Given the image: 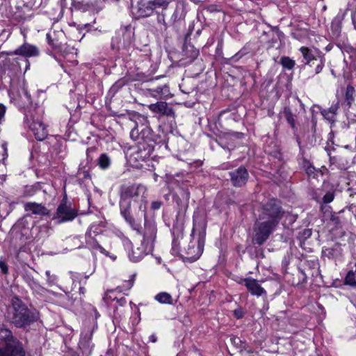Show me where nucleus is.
<instances>
[{
	"label": "nucleus",
	"instance_id": "obj_1",
	"mask_svg": "<svg viewBox=\"0 0 356 356\" xmlns=\"http://www.w3.org/2000/svg\"><path fill=\"white\" fill-rule=\"evenodd\" d=\"M147 187L142 184H123L119 189L120 214L136 229V218H145L147 209Z\"/></svg>",
	"mask_w": 356,
	"mask_h": 356
},
{
	"label": "nucleus",
	"instance_id": "obj_2",
	"mask_svg": "<svg viewBox=\"0 0 356 356\" xmlns=\"http://www.w3.org/2000/svg\"><path fill=\"white\" fill-rule=\"evenodd\" d=\"M258 219L254 225L252 243L261 245L269 238L284 216L280 202L275 198L268 200L258 210Z\"/></svg>",
	"mask_w": 356,
	"mask_h": 356
},
{
	"label": "nucleus",
	"instance_id": "obj_3",
	"mask_svg": "<svg viewBox=\"0 0 356 356\" xmlns=\"http://www.w3.org/2000/svg\"><path fill=\"white\" fill-rule=\"evenodd\" d=\"M129 119L134 123L130 132L131 138L137 142L136 154L138 159L145 160L149 157L154 149L156 136L149 126L147 118L134 112L128 113Z\"/></svg>",
	"mask_w": 356,
	"mask_h": 356
},
{
	"label": "nucleus",
	"instance_id": "obj_4",
	"mask_svg": "<svg viewBox=\"0 0 356 356\" xmlns=\"http://www.w3.org/2000/svg\"><path fill=\"white\" fill-rule=\"evenodd\" d=\"M6 318L17 327L26 328L39 319V314L36 310L29 309L22 300L15 296L8 308Z\"/></svg>",
	"mask_w": 356,
	"mask_h": 356
},
{
	"label": "nucleus",
	"instance_id": "obj_5",
	"mask_svg": "<svg viewBox=\"0 0 356 356\" xmlns=\"http://www.w3.org/2000/svg\"><path fill=\"white\" fill-rule=\"evenodd\" d=\"M207 223L203 218H193V226L190 241L186 252L188 257L193 261H196L203 252L206 236Z\"/></svg>",
	"mask_w": 356,
	"mask_h": 356
},
{
	"label": "nucleus",
	"instance_id": "obj_6",
	"mask_svg": "<svg viewBox=\"0 0 356 356\" xmlns=\"http://www.w3.org/2000/svg\"><path fill=\"white\" fill-rule=\"evenodd\" d=\"M78 216V210L72 207V203L67 200L65 194L58 204L55 213L52 217L53 220H56L58 224L71 222Z\"/></svg>",
	"mask_w": 356,
	"mask_h": 356
},
{
	"label": "nucleus",
	"instance_id": "obj_7",
	"mask_svg": "<svg viewBox=\"0 0 356 356\" xmlns=\"http://www.w3.org/2000/svg\"><path fill=\"white\" fill-rule=\"evenodd\" d=\"M229 176L232 185L236 188L244 186L250 177L248 170L243 165L231 170Z\"/></svg>",
	"mask_w": 356,
	"mask_h": 356
},
{
	"label": "nucleus",
	"instance_id": "obj_8",
	"mask_svg": "<svg viewBox=\"0 0 356 356\" xmlns=\"http://www.w3.org/2000/svg\"><path fill=\"white\" fill-rule=\"evenodd\" d=\"M25 122L29 124L37 140L42 141L47 137L48 131L46 126L41 120L32 117L29 118L28 115L26 114Z\"/></svg>",
	"mask_w": 356,
	"mask_h": 356
},
{
	"label": "nucleus",
	"instance_id": "obj_9",
	"mask_svg": "<svg viewBox=\"0 0 356 356\" xmlns=\"http://www.w3.org/2000/svg\"><path fill=\"white\" fill-rule=\"evenodd\" d=\"M238 283L243 284L252 296L259 297L267 295L266 290L259 284L257 280L246 277L241 279Z\"/></svg>",
	"mask_w": 356,
	"mask_h": 356
},
{
	"label": "nucleus",
	"instance_id": "obj_10",
	"mask_svg": "<svg viewBox=\"0 0 356 356\" xmlns=\"http://www.w3.org/2000/svg\"><path fill=\"white\" fill-rule=\"evenodd\" d=\"M153 249L154 246H152V245L142 241L140 246L132 249L131 252L129 254V257L132 261L138 262L145 255L151 253Z\"/></svg>",
	"mask_w": 356,
	"mask_h": 356
},
{
	"label": "nucleus",
	"instance_id": "obj_11",
	"mask_svg": "<svg viewBox=\"0 0 356 356\" xmlns=\"http://www.w3.org/2000/svg\"><path fill=\"white\" fill-rule=\"evenodd\" d=\"M24 209L29 215H35L40 216H49L51 211L44 204L35 202H29L24 204Z\"/></svg>",
	"mask_w": 356,
	"mask_h": 356
},
{
	"label": "nucleus",
	"instance_id": "obj_12",
	"mask_svg": "<svg viewBox=\"0 0 356 356\" xmlns=\"http://www.w3.org/2000/svg\"><path fill=\"white\" fill-rule=\"evenodd\" d=\"M145 218L144 229L143 232V241L147 243H150L154 246V243L156 237V225L154 220H147L146 216Z\"/></svg>",
	"mask_w": 356,
	"mask_h": 356
},
{
	"label": "nucleus",
	"instance_id": "obj_13",
	"mask_svg": "<svg viewBox=\"0 0 356 356\" xmlns=\"http://www.w3.org/2000/svg\"><path fill=\"white\" fill-rule=\"evenodd\" d=\"M148 108L156 114L173 118L175 117L172 108L169 106L165 102H157L155 104H151L148 106Z\"/></svg>",
	"mask_w": 356,
	"mask_h": 356
},
{
	"label": "nucleus",
	"instance_id": "obj_14",
	"mask_svg": "<svg viewBox=\"0 0 356 356\" xmlns=\"http://www.w3.org/2000/svg\"><path fill=\"white\" fill-rule=\"evenodd\" d=\"M11 55H19L24 57H36L40 54L39 49L33 44L24 43L22 45L16 49Z\"/></svg>",
	"mask_w": 356,
	"mask_h": 356
},
{
	"label": "nucleus",
	"instance_id": "obj_15",
	"mask_svg": "<svg viewBox=\"0 0 356 356\" xmlns=\"http://www.w3.org/2000/svg\"><path fill=\"white\" fill-rule=\"evenodd\" d=\"M243 137V134L241 132H229L225 134L222 137H220L218 140V144L224 149H230L234 147V144H227V140H232L233 139H241Z\"/></svg>",
	"mask_w": 356,
	"mask_h": 356
},
{
	"label": "nucleus",
	"instance_id": "obj_16",
	"mask_svg": "<svg viewBox=\"0 0 356 356\" xmlns=\"http://www.w3.org/2000/svg\"><path fill=\"white\" fill-rule=\"evenodd\" d=\"M149 95L153 97L161 99L170 95V88L167 84H163L148 89Z\"/></svg>",
	"mask_w": 356,
	"mask_h": 356
},
{
	"label": "nucleus",
	"instance_id": "obj_17",
	"mask_svg": "<svg viewBox=\"0 0 356 356\" xmlns=\"http://www.w3.org/2000/svg\"><path fill=\"white\" fill-rule=\"evenodd\" d=\"M183 226L182 225H173L172 233L174 236L173 241H172V250L175 252H178L179 250V238H182L183 236Z\"/></svg>",
	"mask_w": 356,
	"mask_h": 356
},
{
	"label": "nucleus",
	"instance_id": "obj_18",
	"mask_svg": "<svg viewBox=\"0 0 356 356\" xmlns=\"http://www.w3.org/2000/svg\"><path fill=\"white\" fill-rule=\"evenodd\" d=\"M300 51L303 56L305 65L312 66L315 64V62L318 61L317 58L314 55L313 51L309 48L307 47H301L300 48Z\"/></svg>",
	"mask_w": 356,
	"mask_h": 356
},
{
	"label": "nucleus",
	"instance_id": "obj_19",
	"mask_svg": "<svg viewBox=\"0 0 356 356\" xmlns=\"http://www.w3.org/2000/svg\"><path fill=\"white\" fill-rule=\"evenodd\" d=\"M284 118L292 129L293 134H296L298 130V127L296 124V115L292 113L291 108L288 106H285L283 110Z\"/></svg>",
	"mask_w": 356,
	"mask_h": 356
},
{
	"label": "nucleus",
	"instance_id": "obj_20",
	"mask_svg": "<svg viewBox=\"0 0 356 356\" xmlns=\"http://www.w3.org/2000/svg\"><path fill=\"white\" fill-rule=\"evenodd\" d=\"M154 12L150 1L145 3H140L138 6V13L142 17L151 16Z\"/></svg>",
	"mask_w": 356,
	"mask_h": 356
},
{
	"label": "nucleus",
	"instance_id": "obj_21",
	"mask_svg": "<svg viewBox=\"0 0 356 356\" xmlns=\"http://www.w3.org/2000/svg\"><path fill=\"white\" fill-rule=\"evenodd\" d=\"M184 55L191 62L199 55V50L191 44L185 43L183 48Z\"/></svg>",
	"mask_w": 356,
	"mask_h": 356
},
{
	"label": "nucleus",
	"instance_id": "obj_22",
	"mask_svg": "<svg viewBox=\"0 0 356 356\" xmlns=\"http://www.w3.org/2000/svg\"><path fill=\"white\" fill-rule=\"evenodd\" d=\"M19 98L22 102V106L24 107L31 105L32 99L26 87H22L18 92Z\"/></svg>",
	"mask_w": 356,
	"mask_h": 356
},
{
	"label": "nucleus",
	"instance_id": "obj_23",
	"mask_svg": "<svg viewBox=\"0 0 356 356\" xmlns=\"http://www.w3.org/2000/svg\"><path fill=\"white\" fill-rule=\"evenodd\" d=\"M154 299L161 304H172V296L167 292H160L157 293Z\"/></svg>",
	"mask_w": 356,
	"mask_h": 356
},
{
	"label": "nucleus",
	"instance_id": "obj_24",
	"mask_svg": "<svg viewBox=\"0 0 356 356\" xmlns=\"http://www.w3.org/2000/svg\"><path fill=\"white\" fill-rule=\"evenodd\" d=\"M111 163V159L106 153L102 154L97 159V165L102 170L108 168Z\"/></svg>",
	"mask_w": 356,
	"mask_h": 356
},
{
	"label": "nucleus",
	"instance_id": "obj_25",
	"mask_svg": "<svg viewBox=\"0 0 356 356\" xmlns=\"http://www.w3.org/2000/svg\"><path fill=\"white\" fill-rule=\"evenodd\" d=\"M155 10L161 8L162 10H167L172 0H149Z\"/></svg>",
	"mask_w": 356,
	"mask_h": 356
},
{
	"label": "nucleus",
	"instance_id": "obj_26",
	"mask_svg": "<svg viewBox=\"0 0 356 356\" xmlns=\"http://www.w3.org/2000/svg\"><path fill=\"white\" fill-rule=\"evenodd\" d=\"M355 96V88L352 86L348 85L346 88V92H345V102H346V104L348 106H350L352 103L354 102Z\"/></svg>",
	"mask_w": 356,
	"mask_h": 356
},
{
	"label": "nucleus",
	"instance_id": "obj_27",
	"mask_svg": "<svg viewBox=\"0 0 356 356\" xmlns=\"http://www.w3.org/2000/svg\"><path fill=\"white\" fill-rule=\"evenodd\" d=\"M23 279L33 290L36 291L41 287L39 283L35 280L31 274L24 273L23 275Z\"/></svg>",
	"mask_w": 356,
	"mask_h": 356
},
{
	"label": "nucleus",
	"instance_id": "obj_28",
	"mask_svg": "<svg viewBox=\"0 0 356 356\" xmlns=\"http://www.w3.org/2000/svg\"><path fill=\"white\" fill-rule=\"evenodd\" d=\"M13 351L15 353L13 356H25L24 350H22L19 346H14ZM11 352L12 350H10L8 348L3 350H0V356H12V354L10 353Z\"/></svg>",
	"mask_w": 356,
	"mask_h": 356
},
{
	"label": "nucleus",
	"instance_id": "obj_29",
	"mask_svg": "<svg viewBox=\"0 0 356 356\" xmlns=\"http://www.w3.org/2000/svg\"><path fill=\"white\" fill-rule=\"evenodd\" d=\"M280 63L282 65V67L291 70L293 69L296 62L294 60L291 59L289 56H282L280 58Z\"/></svg>",
	"mask_w": 356,
	"mask_h": 356
},
{
	"label": "nucleus",
	"instance_id": "obj_30",
	"mask_svg": "<svg viewBox=\"0 0 356 356\" xmlns=\"http://www.w3.org/2000/svg\"><path fill=\"white\" fill-rule=\"evenodd\" d=\"M38 191V188L35 185L26 186L22 191V197H31L35 194Z\"/></svg>",
	"mask_w": 356,
	"mask_h": 356
},
{
	"label": "nucleus",
	"instance_id": "obj_31",
	"mask_svg": "<svg viewBox=\"0 0 356 356\" xmlns=\"http://www.w3.org/2000/svg\"><path fill=\"white\" fill-rule=\"evenodd\" d=\"M344 284L356 287V277L353 270H349L344 280Z\"/></svg>",
	"mask_w": 356,
	"mask_h": 356
},
{
	"label": "nucleus",
	"instance_id": "obj_32",
	"mask_svg": "<svg viewBox=\"0 0 356 356\" xmlns=\"http://www.w3.org/2000/svg\"><path fill=\"white\" fill-rule=\"evenodd\" d=\"M72 6L76 10H81V11H87L90 7V5L88 3H83V2H74L72 3Z\"/></svg>",
	"mask_w": 356,
	"mask_h": 356
},
{
	"label": "nucleus",
	"instance_id": "obj_33",
	"mask_svg": "<svg viewBox=\"0 0 356 356\" xmlns=\"http://www.w3.org/2000/svg\"><path fill=\"white\" fill-rule=\"evenodd\" d=\"M39 230V238H46L49 236L50 227L48 225H44L38 227Z\"/></svg>",
	"mask_w": 356,
	"mask_h": 356
},
{
	"label": "nucleus",
	"instance_id": "obj_34",
	"mask_svg": "<svg viewBox=\"0 0 356 356\" xmlns=\"http://www.w3.org/2000/svg\"><path fill=\"white\" fill-rule=\"evenodd\" d=\"M321 115L323 116V118L329 121L331 123H334L335 122V116L332 113H330L329 111H327L326 109H323L321 111Z\"/></svg>",
	"mask_w": 356,
	"mask_h": 356
},
{
	"label": "nucleus",
	"instance_id": "obj_35",
	"mask_svg": "<svg viewBox=\"0 0 356 356\" xmlns=\"http://www.w3.org/2000/svg\"><path fill=\"white\" fill-rule=\"evenodd\" d=\"M233 315L237 319L242 318L245 315V312L241 306H237V307L233 310Z\"/></svg>",
	"mask_w": 356,
	"mask_h": 356
},
{
	"label": "nucleus",
	"instance_id": "obj_36",
	"mask_svg": "<svg viewBox=\"0 0 356 356\" xmlns=\"http://www.w3.org/2000/svg\"><path fill=\"white\" fill-rule=\"evenodd\" d=\"M334 198V191H328L327 192L323 197V202L325 204L330 203L333 201Z\"/></svg>",
	"mask_w": 356,
	"mask_h": 356
},
{
	"label": "nucleus",
	"instance_id": "obj_37",
	"mask_svg": "<svg viewBox=\"0 0 356 356\" xmlns=\"http://www.w3.org/2000/svg\"><path fill=\"white\" fill-rule=\"evenodd\" d=\"M157 22L160 24L162 27L161 29L166 31L168 29V25L165 20V15L164 14H159L157 16Z\"/></svg>",
	"mask_w": 356,
	"mask_h": 356
},
{
	"label": "nucleus",
	"instance_id": "obj_38",
	"mask_svg": "<svg viewBox=\"0 0 356 356\" xmlns=\"http://www.w3.org/2000/svg\"><path fill=\"white\" fill-rule=\"evenodd\" d=\"M324 67V60L321 58L319 60H318V63H316V67H315V74H319L323 68Z\"/></svg>",
	"mask_w": 356,
	"mask_h": 356
},
{
	"label": "nucleus",
	"instance_id": "obj_39",
	"mask_svg": "<svg viewBox=\"0 0 356 356\" xmlns=\"http://www.w3.org/2000/svg\"><path fill=\"white\" fill-rule=\"evenodd\" d=\"M306 173L308 175L309 177H315L316 175V171L314 166L309 165L306 168Z\"/></svg>",
	"mask_w": 356,
	"mask_h": 356
},
{
	"label": "nucleus",
	"instance_id": "obj_40",
	"mask_svg": "<svg viewBox=\"0 0 356 356\" xmlns=\"http://www.w3.org/2000/svg\"><path fill=\"white\" fill-rule=\"evenodd\" d=\"M162 204L163 203L161 201H159V200L153 201L151 204V209L153 210L159 209L161 208Z\"/></svg>",
	"mask_w": 356,
	"mask_h": 356
},
{
	"label": "nucleus",
	"instance_id": "obj_41",
	"mask_svg": "<svg viewBox=\"0 0 356 356\" xmlns=\"http://www.w3.org/2000/svg\"><path fill=\"white\" fill-rule=\"evenodd\" d=\"M339 108V104L337 103L335 104L332 105L328 109H326L327 111H329L330 113H332L333 115H336L337 111Z\"/></svg>",
	"mask_w": 356,
	"mask_h": 356
},
{
	"label": "nucleus",
	"instance_id": "obj_42",
	"mask_svg": "<svg viewBox=\"0 0 356 356\" xmlns=\"http://www.w3.org/2000/svg\"><path fill=\"white\" fill-rule=\"evenodd\" d=\"M0 268L2 271V273L5 275H6L8 273V266L7 264L3 261H0Z\"/></svg>",
	"mask_w": 356,
	"mask_h": 356
},
{
	"label": "nucleus",
	"instance_id": "obj_43",
	"mask_svg": "<svg viewBox=\"0 0 356 356\" xmlns=\"http://www.w3.org/2000/svg\"><path fill=\"white\" fill-rule=\"evenodd\" d=\"M45 273H46V275L47 277V282L49 284L53 283L55 281V280H56L55 275H51V272L49 270H47Z\"/></svg>",
	"mask_w": 356,
	"mask_h": 356
},
{
	"label": "nucleus",
	"instance_id": "obj_44",
	"mask_svg": "<svg viewBox=\"0 0 356 356\" xmlns=\"http://www.w3.org/2000/svg\"><path fill=\"white\" fill-rule=\"evenodd\" d=\"M6 111V107L0 103V122L4 118L5 113Z\"/></svg>",
	"mask_w": 356,
	"mask_h": 356
},
{
	"label": "nucleus",
	"instance_id": "obj_45",
	"mask_svg": "<svg viewBox=\"0 0 356 356\" xmlns=\"http://www.w3.org/2000/svg\"><path fill=\"white\" fill-rule=\"evenodd\" d=\"M47 39L48 43H49L51 46H52V47H56V48L58 47V45L57 44H56V43L54 42V41L51 39V35H50V34H47Z\"/></svg>",
	"mask_w": 356,
	"mask_h": 356
},
{
	"label": "nucleus",
	"instance_id": "obj_46",
	"mask_svg": "<svg viewBox=\"0 0 356 356\" xmlns=\"http://www.w3.org/2000/svg\"><path fill=\"white\" fill-rule=\"evenodd\" d=\"M94 248L98 249L100 251V252L104 254H107V251L98 243H97L95 246H94Z\"/></svg>",
	"mask_w": 356,
	"mask_h": 356
},
{
	"label": "nucleus",
	"instance_id": "obj_47",
	"mask_svg": "<svg viewBox=\"0 0 356 356\" xmlns=\"http://www.w3.org/2000/svg\"><path fill=\"white\" fill-rule=\"evenodd\" d=\"M115 299H116L117 302L119 303V305H120V306L124 305V304H126V302H127L126 299H125L124 298H123V297H122V298H117L116 297H115V298H113V300H115Z\"/></svg>",
	"mask_w": 356,
	"mask_h": 356
},
{
	"label": "nucleus",
	"instance_id": "obj_48",
	"mask_svg": "<svg viewBox=\"0 0 356 356\" xmlns=\"http://www.w3.org/2000/svg\"><path fill=\"white\" fill-rule=\"evenodd\" d=\"M232 341L236 345H238L239 343L242 342L241 340L239 338H238V337L232 338Z\"/></svg>",
	"mask_w": 356,
	"mask_h": 356
},
{
	"label": "nucleus",
	"instance_id": "obj_49",
	"mask_svg": "<svg viewBox=\"0 0 356 356\" xmlns=\"http://www.w3.org/2000/svg\"><path fill=\"white\" fill-rule=\"evenodd\" d=\"M149 341L153 342V343H155L156 341H157V337L155 334H152L150 337H149Z\"/></svg>",
	"mask_w": 356,
	"mask_h": 356
},
{
	"label": "nucleus",
	"instance_id": "obj_50",
	"mask_svg": "<svg viewBox=\"0 0 356 356\" xmlns=\"http://www.w3.org/2000/svg\"><path fill=\"white\" fill-rule=\"evenodd\" d=\"M79 293H80L81 294H84V293H85V292H86V289H85L83 286H81V287H79Z\"/></svg>",
	"mask_w": 356,
	"mask_h": 356
},
{
	"label": "nucleus",
	"instance_id": "obj_51",
	"mask_svg": "<svg viewBox=\"0 0 356 356\" xmlns=\"http://www.w3.org/2000/svg\"><path fill=\"white\" fill-rule=\"evenodd\" d=\"M113 292H114L113 290H110V291H108L107 296H108L109 298H112V296L111 295H109V294L112 293Z\"/></svg>",
	"mask_w": 356,
	"mask_h": 356
},
{
	"label": "nucleus",
	"instance_id": "obj_52",
	"mask_svg": "<svg viewBox=\"0 0 356 356\" xmlns=\"http://www.w3.org/2000/svg\"><path fill=\"white\" fill-rule=\"evenodd\" d=\"M305 234H307L308 236H310L311 235L310 230H305Z\"/></svg>",
	"mask_w": 356,
	"mask_h": 356
},
{
	"label": "nucleus",
	"instance_id": "obj_53",
	"mask_svg": "<svg viewBox=\"0 0 356 356\" xmlns=\"http://www.w3.org/2000/svg\"><path fill=\"white\" fill-rule=\"evenodd\" d=\"M95 314H96V318H97L98 316H99V313H98L97 311H95Z\"/></svg>",
	"mask_w": 356,
	"mask_h": 356
},
{
	"label": "nucleus",
	"instance_id": "obj_54",
	"mask_svg": "<svg viewBox=\"0 0 356 356\" xmlns=\"http://www.w3.org/2000/svg\"><path fill=\"white\" fill-rule=\"evenodd\" d=\"M125 116H126V114H120V115H119V117H125Z\"/></svg>",
	"mask_w": 356,
	"mask_h": 356
},
{
	"label": "nucleus",
	"instance_id": "obj_55",
	"mask_svg": "<svg viewBox=\"0 0 356 356\" xmlns=\"http://www.w3.org/2000/svg\"><path fill=\"white\" fill-rule=\"evenodd\" d=\"M137 232H138V233H140V234L141 233L140 230V229H137Z\"/></svg>",
	"mask_w": 356,
	"mask_h": 356
},
{
	"label": "nucleus",
	"instance_id": "obj_56",
	"mask_svg": "<svg viewBox=\"0 0 356 356\" xmlns=\"http://www.w3.org/2000/svg\"><path fill=\"white\" fill-rule=\"evenodd\" d=\"M72 3L77 2L76 0H72Z\"/></svg>",
	"mask_w": 356,
	"mask_h": 356
}]
</instances>
